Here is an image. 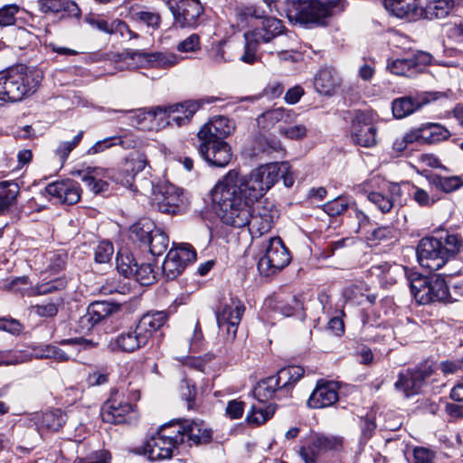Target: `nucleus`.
I'll return each mask as SVG.
<instances>
[{
    "instance_id": "f257e3e1",
    "label": "nucleus",
    "mask_w": 463,
    "mask_h": 463,
    "mask_svg": "<svg viewBox=\"0 0 463 463\" xmlns=\"http://www.w3.org/2000/svg\"><path fill=\"white\" fill-rule=\"evenodd\" d=\"M246 184V175L231 171L215 184L211 197L223 223L249 226L251 234L260 236L270 231L278 212L272 203L252 197Z\"/></svg>"
},
{
    "instance_id": "f03ea898",
    "label": "nucleus",
    "mask_w": 463,
    "mask_h": 463,
    "mask_svg": "<svg viewBox=\"0 0 463 463\" xmlns=\"http://www.w3.org/2000/svg\"><path fill=\"white\" fill-rule=\"evenodd\" d=\"M39 69L17 65L0 71V100L17 102L33 94L43 80Z\"/></svg>"
},
{
    "instance_id": "7ed1b4c3",
    "label": "nucleus",
    "mask_w": 463,
    "mask_h": 463,
    "mask_svg": "<svg viewBox=\"0 0 463 463\" xmlns=\"http://www.w3.org/2000/svg\"><path fill=\"white\" fill-rule=\"evenodd\" d=\"M216 99V98L211 97L198 100H187L169 106H157L147 110H138L136 118L138 124H141L144 120L152 122L156 118H159L160 120L166 119L167 124L174 122L180 127L188 123L203 103H213Z\"/></svg>"
},
{
    "instance_id": "20e7f679",
    "label": "nucleus",
    "mask_w": 463,
    "mask_h": 463,
    "mask_svg": "<svg viewBox=\"0 0 463 463\" xmlns=\"http://www.w3.org/2000/svg\"><path fill=\"white\" fill-rule=\"evenodd\" d=\"M288 162L269 163L253 169L246 176L248 189L251 191V196L261 198L279 178L283 180L285 186L291 187L294 178L290 173Z\"/></svg>"
},
{
    "instance_id": "39448f33",
    "label": "nucleus",
    "mask_w": 463,
    "mask_h": 463,
    "mask_svg": "<svg viewBox=\"0 0 463 463\" xmlns=\"http://www.w3.org/2000/svg\"><path fill=\"white\" fill-rule=\"evenodd\" d=\"M180 427L170 421L162 425L144 446V453L151 460L171 458L175 452L183 446Z\"/></svg>"
},
{
    "instance_id": "423d86ee",
    "label": "nucleus",
    "mask_w": 463,
    "mask_h": 463,
    "mask_svg": "<svg viewBox=\"0 0 463 463\" xmlns=\"http://www.w3.org/2000/svg\"><path fill=\"white\" fill-rule=\"evenodd\" d=\"M282 22L275 17H265L261 22V26L251 32L244 33L245 45L244 52L239 57V60L247 64H253L258 61L257 50L259 44L267 43L284 33Z\"/></svg>"
},
{
    "instance_id": "0eeeda50",
    "label": "nucleus",
    "mask_w": 463,
    "mask_h": 463,
    "mask_svg": "<svg viewBox=\"0 0 463 463\" xmlns=\"http://www.w3.org/2000/svg\"><path fill=\"white\" fill-rule=\"evenodd\" d=\"M411 294L420 304L444 301L451 298L449 287L440 275L424 277L412 274L409 278Z\"/></svg>"
},
{
    "instance_id": "6e6552de",
    "label": "nucleus",
    "mask_w": 463,
    "mask_h": 463,
    "mask_svg": "<svg viewBox=\"0 0 463 463\" xmlns=\"http://www.w3.org/2000/svg\"><path fill=\"white\" fill-rule=\"evenodd\" d=\"M290 262L289 251L279 237H271L264 245V253L258 261V270L269 277L284 269Z\"/></svg>"
},
{
    "instance_id": "1a4fd4ad",
    "label": "nucleus",
    "mask_w": 463,
    "mask_h": 463,
    "mask_svg": "<svg viewBox=\"0 0 463 463\" xmlns=\"http://www.w3.org/2000/svg\"><path fill=\"white\" fill-rule=\"evenodd\" d=\"M136 405L124 399V393L118 389L110 391L109 398L104 402L100 410V416L104 422L122 424L129 422L135 413Z\"/></svg>"
},
{
    "instance_id": "9d476101",
    "label": "nucleus",
    "mask_w": 463,
    "mask_h": 463,
    "mask_svg": "<svg viewBox=\"0 0 463 463\" xmlns=\"http://www.w3.org/2000/svg\"><path fill=\"white\" fill-rule=\"evenodd\" d=\"M244 311L245 306L241 300L231 299L216 313L219 332L225 338L226 344H232L235 340Z\"/></svg>"
},
{
    "instance_id": "9b49d317",
    "label": "nucleus",
    "mask_w": 463,
    "mask_h": 463,
    "mask_svg": "<svg viewBox=\"0 0 463 463\" xmlns=\"http://www.w3.org/2000/svg\"><path fill=\"white\" fill-rule=\"evenodd\" d=\"M344 439L340 436L315 434L311 437L307 447L299 448L298 454L305 463H317L321 453L327 451H341Z\"/></svg>"
},
{
    "instance_id": "f8f14e48",
    "label": "nucleus",
    "mask_w": 463,
    "mask_h": 463,
    "mask_svg": "<svg viewBox=\"0 0 463 463\" xmlns=\"http://www.w3.org/2000/svg\"><path fill=\"white\" fill-rule=\"evenodd\" d=\"M419 264L430 271L441 269L449 260L436 237L422 238L416 248Z\"/></svg>"
},
{
    "instance_id": "ddd939ff",
    "label": "nucleus",
    "mask_w": 463,
    "mask_h": 463,
    "mask_svg": "<svg viewBox=\"0 0 463 463\" xmlns=\"http://www.w3.org/2000/svg\"><path fill=\"white\" fill-rule=\"evenodd\" d=\"M167 6L174 16V24L180 28H194L203 13L199 0H169Z\"/></svg>"
},
{
    "instance_id": "4468645a",
    "label": "nucleus",
    "mask_w": 463,
    "mask_h": 463,
    "mask_svg": "<svg viewBox=\"0 0 463 463\" xmlns=\"http://www.w3.org/2000/svg\"><path fill=\"white\" fill-rule=\"evenodd\" d=\"M196 252L190 244H181L171 249L163 263L162 269L167 279H175L185 269L187 263L194 261Z\"/></svg>"
},
{
    "instance_id": "2eb2a0df",
    "label": "nucleus",
    "mask_w": 463,
    "mask_h": 463,
    "mask_svg": "<svg viewBox=\"0 0 463 463\" xmlns=\"http://www.w3.org/2000/svg\"><path fill=\"white\" fill-rule=\"evenodd\" d=\"M199 154L211 165L224 167L231 162L232 148L226 141L213 138H199Z\"/></svg>"
},
{
    "instance_id": "dca6fc26",
    "label": "nucleus",
    "mask_w": 463,
    "mask_h": 463,
    "mask_svg": "<svg viewBox=\"0 0 463 463\" xmlns=\"http://www.w3.org/2000/svg\"><path fill=\"white\" fill-rule=\"evenodd\" d=\"M336 7L335 1L323 3L317 0H305L298 3L297 13L298 19L304 23L325 24V20L334 14Z\"/></svg>"
},
{
    "instance_id": "f3484780",
    "label": "nucleus",
    "mask_w": 463,
    "mask_h": 463,
    "mask_svg": "<svg viewBox=\"0 0 463 463\" xmlns=\"http://www.w3.org/2000/svg\"><path fill=\"white\" fill-rule=\"evenodd\" d=\"M431 59L432 56L430 53L418 51L408 58L396 59L388 63V69L395 75L414 77L431 62Z\"/></svg>"
},
{
    "instance_id": "a211bd4d",
    "label": "nucleus",
    "mask_w": 463,
    "mask_h": 463,
    "mask_svg": "<svg viewBox=\"0 0 463 463\" xmlns=\"http://www.w3.org/2000/svg\"><path fill=\"white\" fill-rule=\"evenodd\" d=\"M433 373L431 365L423 364L416 370H406L399 373L395 387L409 397L418 393L425 380Z\"/></svg>"
},
{
    "instance_id": "6ab92c4d",
    "label": "nucleus",
    "mask_w": 463,
    "mask_h": 463,
    "mask_svg": "<svg viewBox=\"0 0 463 463\" xmlns=\"http://www.w3.org/2000/svg\"><path fill=\"white\" fill-rule=\"evenodd\" d=\"M174 425L180 427V435L182 436L183 445L198 446L207 444L212 439V431L203 421L190 420H173Z\"/></svg>"
},
{
    "instance_id": "aec40b11",
    "label": "nucleus",
    "mask_w": 463,
    "mask_h": 463,
    "mask_svg": "<svg viewBox=\"0 0 463 463\" xmlns=\"http://www.w3.org/2000/svg\"><path fill=\"white\" fill-rule=\"evenodd\" d=\"M377 128L362 111H355L352 120V138L361 146L371 147L376 145Z\"/></svg>"
},
{
    "instance_id": "412c9836",
    "label": "nucleus",
    "mask_w": 463,
    "mask_h": 463,
    "mask_svg": "<svg viewBox=\"0 0 463 463\" xmlns=\"http://www.w3.org/2000/svg\"><path fill=\"white\" fill-rule=\"evenodd\" d=\"M438 99V93L426 92L416 96H404L395 99L392 103L393 116L403 118L420 109L424 105Z\"/></svg>"
},
{
    "instance_id": "4be33fe9",
    "label": "nucleus",
    "mask_w": 463,
    "mask_h": 463,
    "mask_svg": "<svg viewBox=\"0 0 463 463\" xmlns=\"http://www.w3.org/2000/svg\"><path fill=\"white\" fill-rule=\"evenodd\" d=\"M45 191L61 203L69 205L78 203L81 196L80 184L70 179L51 183L45 187Z\"/></svg>"
},
{
    "instance_id": "5701e85b",
    "label": "nucleus",
    "mask_w": 463,
    "mask_h": 463,
    "mask_svg": "<svg viewBox=\"0 0 463 463\" xmlns=\"http://www.w3.org/2000/svg\"><path fill=\"white\" fill-rule=\"evenodd\" d=\"M146 345L147 342L136 326L112 337L108 343V349L111 352L131 353Z\"/></svg>"
},
{
    "instance_id": "b1692460",
    "label": "nucleus",
    "mask_w": 463,
    "mask_h": 463,
    "mask_svg": "<svg viewBox=\"0 0 463 463\" xmlns=\"http://www.w3.org/2000/svg\"><path fill=\"white\" fill-rule=\"evenodd\" d=\"M154 200L160 212L171 214L179 213L184 203L183 193L172 184L162 187Z\"/></svg>"
},
{
    "instance_id": "393cba45",
    "label": "nucleus",
    "mask_w": 463,
    "mask_h": 463,
    "mask_svg": "<svg viewBox=\"0 0 463 463\" xmlns=\"http://www.w3.org/2000/svg\"><path fill=\"white\" fill-rule=\"evenodd\" d=\"M338 401L337 387L335 383L319 381L307 400V406L321 409L331 406Z\"/></svg>"
},
{
    "instance_id": "a878e982",
    "label": "nucleus",
    "mask_w": 463,
    "mask_h": 463,
    "mask_svg": "<svg viewBox=\"0 0 463 463\" xmlns=\"http://www.w3.org/2000/svg\"><path fill=\"white\" fill-rule=\"evenodd\" d=\"M82 182L95 194L105 193L109 190V183L104 178L116 181L117 175L111 169L99 167H88L83 173H80Z\"/></svg>"
},
{
    "instance_id": "bb28decb",
    "label": "nucleus",
    "mask_w": 463,
    "mask_h": 463,
    "mask_svg": "<svg viewBox=\"0 0 463 463\" xmlns=\"http://www.w3.org/2000/svg\"><path fill=\"white\" fill-rule=\"evenodd\" d=\"M235 129L232 120L226 117L220 116L205 124L198 132V138H213L224 140Z\"/></svg>"
},
{
    "instance_id": "cd10ccee",
    "label": "nucleus",
    "mask_w": 463,
    "mask_h": 463,
    "mask_svg": "<svg viewBox=\"0 0 463 463\" xmlns=\"http://www.w3.org/2000/svg\"><path fill=\"white\" fill-rule=\"evenodd\" d=\"M146 165L145 156L138 155L137 157L127 159L122 169L117 174L116 182L134 191L137 190L134 184L137 174L143 171Z\"/></svg>"
},
{
    "instance_id": "c85d7f7f",
    "label": "nucleus",
    "mask_w": 463,
    "mask_h": 463,
    "mask_svg": "<svg viewBox=\"0 0 463 463\" xmlns=\"http://www.w3.org/2000/svg\"><path fill=\"white\" fill-rule=\"evenodd\" d=\"M238 49L239 45L235 43L220 41L211 47L208 52V60L214 66L232 62L238 58Z\"/></svg>"
},
{
    "instance_id": "c756f323",
    "label": "nucleus",
    "mask_w": 463,
    "mask_h": 463,
    "mask_svg": "<svg viewBox=\"0 0 463 463\" xmlns=\"http://www.w3.org/2000/svg\"><path fill=\"white\" fill-rule=\"evenodd\" d=\"M167 319L165 311H150L141 317L136 326L148 343L153 333L159 330Z\"/></svg>"
},
{
    "instance_id": "7c9ffc66",
    "label": "nucleus",
    "mask_w": 463,
    "mask_h": 463,
    "mask_svg": "<svg viewBox=\"0 0 463 463\" xmlns=\"http://www.w3.org/2000/svg\"><path fill=\"white\" fill-rule=\"evenodd\" d=\"M340 84V79L333 68H324L314 79L316 90L323 95H332Z\"/></svg>"
},
{
    "instance_id": "2f4dec72",
    "label": "nucleus",
    "mask_w": 463,
    "mask_h": 463,
    "mask_svg": "<svg viewBox=\"0 0 463 463\" xmlns=\"http://www.w3.org/2000/svg\"><path fill=\"white\" fill-rule=\"evenodd\" d=\"M265 310H272L283 317L294 316L302 309V304L296 296L289 297L288 300L268 298L264 303Z\"/></svg>"
},
{
    "instance_id": "473e14b6",
    "label": "nucleus",
    "mask_w": 463,
    "mask_h": 463,
    "mask_svg": "<svg viewBox=\"0 0 463 463\" xmlns=\"http://www.w3.org/2000/svg\"><path fill=\"white\" fill-rule=\"evenodd\" d=\"M38 8L43 14L67 12L70 15L79 17L80 10L76 3L70 0H38Z\"/></svg>"
},
{
    "instance_id": "72a5a7b5",
    "label": "nucleus",
    "mask_w": 463,
    "mask_h": 463,
    "mask_svg": "<svg viewBox=\"0 0 463 463\" xmlns=\"http://www.w3.org/2000/svg\"><path fill=\"white\" fill-rule=\"evenodd\" d=\"M441 242V250L448 260L456 258L463 251V237L459 233L446 232L437 238Z\"/></svg>"
},
{
    "instance_id": "f704fd0d",
    "label": "nucleus",
    "mask_w": 463,
    "mask_h": 463,
    "mask_svg": "<svg viewBox=\"0 0 463 463\" xmlns=\"http://www.w3.org/2000/svg\"><path fill=\"white\" fill-rule=\"evenodd\" d=\"M454 7V0H429L422 8V15L429 20L446 17Z\"/></svg>"
},
{
    "instance_id": "c9c22d12",
    "label": "nucleus",
    "mask_w": 463,
    "mask_h": 463,
    "mask_svg": "<svg viewBox=\"0 0 463 463\" xmlns=\"http://www.w3.org/2000/svg\"><path fill=\"white\" fill-rule=\"evenodd\" d=\"M254 396L260 402H265L272 398H281V392H279L275 382V378L272 376L267 377L260 381L253 390Z\"/></svg>"
},
{
    "instance_id": "e433bc0d",
    "label": "nucleus",
    "mask_w": 463,
    "mask_h": 463,
    "mask_svg": "<svg viewBox=\"0 0 463 463\" xmlns=\"http://www.w3.org/2000/svg\"><path fill=\"white\" fill-rule=\"evenodd\" d=\"M117 307L107 301H96L88 307L86 318L92 325L99 323L117 310Z\"/></svg>"
},
{
    "instance_id": "4c0bfd02",
    "label": "nucleus",
    "mask_w": 463,
    "mask_h": 463,
    "mask_svg": "<svg viewBox=\"0 0 463 463\" xmlns=\"http://www.w3.org/2000/svg\"><path fill=\"white\" fill-rule=\"evenodd\" d=\"M152 52H145L140 51H126L121 53L113 54V60L116 62L127 61L130 60L131 62H128V67H151Z\"/></svg>"
},
{
    "instance_id": "58836bf2",
    "label": "nucleus",
    "mask_w": 463,
    "mask_h": 463,
    "mask_svg": "<svg viewBox=\"0 0 463 463\" xmlns=\"http://www.w3.org/2000/svg\"><path fill=\"white\" fill-rule=\"evenodd\" d=\"M19 186L13 182H0V214L6 213L16 202Z\"/></svg>"
},
{
    "instance_id": "ea45409f",
    "label": "nucleus",
    "mask_w": 463,
    "mask_h": 463,
    "mask_svg": "<svg viewBox=\"0 0 463 463\" xmlns=\"http://www.w3.org/2000/svg\"><path fill=\"white\" fill-rule=\"evenodd\" d=\"M387 11L399 18L413 14L417 8V0H383Z\"/></svg>"
},
{
    "instance_id": "a19ab883",
    "label": "nucleus",
    "mask_w": 463,
    "mask_h": 463,
    "mask_svg": "<svg viewBox=\"0 0 463 463\" xmlns=\"http://www.w3.org/2000/svg\"><path fill=\"white\" fill-rule=\"evenodd\" d=\"M428 180L430 184L447 194L452 193L463 185V181L458 175L442 176L431 175L428 176Z\"/></svg>"
},
{
    "instance_id": "79ce46f5",
    "label": "nucleus",
    "mask_w": 463,
    "mask_h": 463,
    "mask_svg": "<svg viewBox=\"0 0 463 463\" xmlns=\"http://www.w3.org/2000/svg\"><path fill=\"white\" fill-rule=\"evenodd\" d=\"M424 144H435L450 137V132L439 124L429 123L421 126Z\"/></svg>"
},
{
    "instance_id": "37998d69",
    "label": "nucleus",
    "mask_w": 463,
    "mask_h": 463,
    "mask_svg": "<svg viewBox=\"0 0 463 463\" xmlns=\"http://www.w3.org/2000/svg\"><path fill=\"white\" fill-rule=\"evenodd\" d=\"M275 412V406L269 405H252L248 412L246 420L249 424L259 426L269 420Z\"/></svg>"
},
{
    "instance_id": "c03bdc74",
    "label": "nucleus",
    "mask_w": 463,
    "mask_h": 463,
    "mask_svg": "<svg viewBox=\"0 0 463 463\" xmlns=\"http://www.w3.org/2000/svg\"><path fill=\"white\" fill-rule=\"evenodd\" d=\"M65 420V414L60 409H56L43 413L38 424L40 428L58 431L63 426Z\"/></svg>"
},
{
    "instance_id": "a18cd8bd",
    "label": "nucleus",
    "mask_w": 463,
    "mask_h": 463,
    "mask_svg": "<svg viewBox=\"0 0 463 463\" xmlns=\"http://www.w3.org/2000/svg\"><path fill=\"white\" fill-rule=\"evenodd\" d=\"M264 11L254 5H240L235 9V16L238 26L244 27L249 24L252 19L263 18Z\"/></svg>"
},
{
    "instance_id": "49530a36",
    "label": "nucleus",
    "mask_w": 463,
    "mask_h": 463,
    "mask_svg": "<svg viewBox=\"0 0 463 463\" xmlns=\"http://www.w3.org/2000/svg\"><path fill=\"white\" fill-rule=\"evenodd\" d=\"M156 229L155 224L150 220H141L130 227V237L133 241H140L146 245L150 239V234Z\"/></svg>"
},
{
    "instance_id": "de8ad7c7",
    "label": "nucleus",
    "mask_w": 463,
    "mask_h": 463,
    "mask_svg": "<svg viewBox=\"0 0 463 463\" xmlns=\"http://www.w3.org/2000/svg\"><path fill=\"white\" fill-rule=\"evenodd\" d=\"M169 239L166 233L159 228L154 229L150 234V239L146 245H149V250L154 256L162 255L167 249Z\"/></svg>"
},
{
    "instance_id": "09e8293b",
    "label": "nucleus",
    "mask_w": 463,
    "mask_h": 463,
    "mask_svg": "<svg viewBox=\"0 0 463 463\" xmlns=\"http://www.w3.org/2000/svg\"><path fill=\"white\" fill-rule=\"evenodd\" d=\"M274 41V47L268 50L269 53H277L283 60H288L291 57L289 52L294 51L296 44L290 35L283 33Z\"/></svg>"
},
{
    "instance_id": "8fccbe9b",
    "label": "nucleus",
    "mask_w": 463,
    "mask_h": 463,
    "mask_svg": "<svg viewBox=\"0 0 463 463\" xmlns=\"http://www.w3.org/2000/svg\"><path fill=\"white\" fill-rule=\"evenodd\" d=\"M151 67L158 69H167L176 65L180 58L172 52H152Z\"/></svg>"
},
{
    "instance_id": "3c124183",
    "label": "nucleus",
    "mask_w": 463,
    "mask_h": 463,
    "mask_svg": "<svg viewBox=\"0 0 463 463\" xmlns=\"http://www.w3.org/2000/svg\"><path fill=\"white\" fill-rule=\"evenodd\" d=\"M134 273L131 277L135 278L141 285H151L156 281V272L150 263L138 264L134 263Z\"/></svg>"
},
{
    "instance_id": "603ef678",
    "label": "nucleus",
    "mask_w": 463,
    "mask_h": 463,
    "mask_svg": "<svg viewBox=\"0 0 463 463\" xmlns=\"http://www.w3.org/2000/svg\"><path fill=\"white\" fill-rule=\"evenodd\" d=\"M62 304L61 298H56L49 303L31 307V310L41 317H53L58 314L59 307Z\"/></svg>"
},
{
    "instance_id": "864d4df0",
    "label": "nucleus",
    "mask_w": 463,
    "mask_h": 463,
    "mask_svg": "<svg viewBox=\"0 0 463 463\" xmlns=\"http://www.w3.org/2000/svg\"><path fill=\"white\" fill-rule=\"evenodd\" d=\"M371 272L378 277H382L383 279L388 280L386 273H393L394 275H405V269L402 265L382 262L373 265L371 267Z\"/></svg>"
},
{
    "instance_id": "5fc2aeb1",
    "label": "nucleus",
    "mask_w": 463,
    "mask_h": 463,
    "mask_svg": "<svg viewBox=\"0 0 463 463\" xmlns=\"http://www.w3.org/2000/svg\"><path fill=\"white\" fill-rule=\"evenodd\" d=\"M132 19L136 22L143 23L146 26L158 29L161 24V16L156 12L151 11H138L132 14Z\"/></svg>"
},
{
    "instance_id": "6e6d98bb",
    "label": "nucleus",
    "mask_w": 463,
    "mask_h": 463,
    "mask_svg": "<svg viewBox=\"0 0 463 463\" xmlns=\"http://www.w3.org/2000/svg\"><path fill=\"white\" fill-rule=\"evenodd\" d=\"M67 282L64 279L59 278L54 280L48 281L37 285L32 289V295H46L53 291L61 290L65 288Z\"/></svg>"
},
{
    "instance_id": "4d7b16f0",
    "label": "nucleus",
    "mask_w": 463,
    "mask_h": 463,
    "mask_svg": "<svg viewBox=\"0 0 463 463\" xmlns=\"http://www.w3.org/2000/svg\"><path fill=\"white\" fill-rule=\"evenodd\" d=\"M368 200L372 202L383 213H390L393 207L392 198L378 192L370 193L368 194Z\"/></svg>"
},
{
    "instance_id": "13d9d810",
    "label": "nucleus",
    "mask_w": 463,
    "mask_h": 463,
    "mask_svg": "<svg viewBox=\"0 0 463 463\" xmlns=\"http://www.w3.org/2000/svg\"><path fill=\"white\" fill-rule=\"evenodd\" d=\"M289 118V113L283 108H276L263 112L259 120L263 119L270 125H274L279 121H287Z\"/></svg>"
},
{
    "instance_id": "bf43d9fd",
    "label": "nucleus",
    "mask_w": 463,
    "mask_h": 463,
    "mask_svg": "<svg viewBox=\"0 0 463 463\" xmlns=\"http://www.w3.org/2000/svg\"><path fill=\"white\" fill-rule=\"evenodd\" d=\"M135 262H137V260H134L132 256L119 254L117 257V269L120 274L126 278H130L134 273Z\"/></svg>"
},
{
    "instance_id": "052dcab7",
    "label": "nucleus",
    "mask_w": 463,
    "mask_h": 463,
    "mask_svg": "<svg viewBox=\"0 0 463 463\" xmlns=\"http://www.w3.org/2000/svg\"><path fill=\"white\" fill-rule=\"evenodd\" d=\"M114 248L109 241H101L95 249L94 259L98 263H107L111 260Z\"/></svg>"
},
{
    "instance_id": "680f3d73",
    "label": "nucleus",
    "mask_w": 463,
    "mask_h": 463,
    "mask_svg": "<svg viewBox=\"0 0 463 463\" xmlns=\"http://www.w3.org/2000/svg\"><path fill=\"white\" fill-rule=\"evenodd\" d=\"M412 198L422 207H430L439 200L436 195L430 194L427 191L420 187L413 188Z\"/></svg>"
},
{
    "instance_id": "e2e57ef3",
    "label": "nucleus",
    "mask_w": 463,
    "mask_h": 463,
    "mask_svg": "<svg viewBox=\"0 0 463 463\" xmlns=\"http://www.w3.org/2000/svg\"><path fill=\"white\" fill-rule=\"evenodd\" d=\"M83 137V132L80 131L71 141L61 142L56 149V154L61 161H65L69 154L78 146Z\"/></svg>"
},
{
    "instance_id": "0e129e2a",
    "label": "nucleus",
    "mask_w": 463,
    "mask_h": 463,
    "mask_svg": "<svg viewBox=\"0 0 463 463\" xmlns=\"http://www.w3.org/2000/svg\"><path fill=\"white\" fill-rule=\"evenodd\" d=\"M75 463H111V454L108 450L100 449L77 458Z\"/></svg>"
},
{
    "instance_id": "69168bd1",
    "label": "nucleus",
    "mask_w": 463,
    "mask_h": 463,
    "mask_svg": "<svg viewBox=\"0 0 463 463\" xmlns=\"http://www.w3.org/2000/svg\"><path fill=\"white\" fill-rule=\"evenodd\" d=\"M348 208V203L344 198L334 199L323 206V210L330 216H338Z\"/></svg>"
},
{
    "instance_id": "338daca9",
    "label": "nucleus",
    "mask_w": 463,
    "mask_h": 463,
    "mask_svg": "<svg viewBox=\"0 0 463 463\" xmlns=\"http://www.w3.org/2000/svg\"><path fill=\"white\" fill-rule=\"evenodd\" d=\"M19 11L17 5H6L0 8V26H9L15 23V15Z\"/></svg>"
},
{
    "instance_id": "774afa93",
    "label": "nucleus",
    "mask_w": 463,
    "mask_h": 463,
    "mask_svg": "<svg viewBox=\"0 0 463 463\" xmlns=\"http://www.w3.org/2000/svg\"><path fill=\"white\" fill-rule=\"evenodd\" d=\"M85 22L89 24L91 27L102 33L113 34L114 20L111 23H109L108 21L102 18H99L93 14H90L85 17Z\"/></svg>"
}]
</instances>
